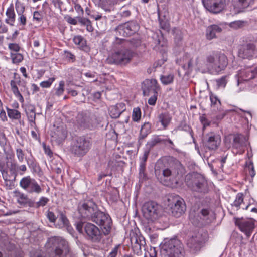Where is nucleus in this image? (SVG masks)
Here are the masks:
<instances>
[{
	"label": "nucleus",
	"instance_id": "obj_1",
	"mask_svg": "<svg viewBox=\"0 0 257 257\" xmlns=\"http://www.w3.org/2000/svg\"><path fill=\"white\" fill-rule=\"evenodd\" d=\"M161 257H184L183 244L176 238L165 239L161 248Z\"/></svg>",
	"mask_w": 257,
	"mask_h": 257
},
{
	"label": "nucleus",
	"instance_id": "obj_2",
	"mask_svg": "<svg viewBox=\"0 0 257 257\" xmlns=\"http://www.w3.org/2000/svg\"><path fill=\"white\" fill-rule=\"evenodd\" d=\"M184 171L183 166L180 163L176 164L173 168H166L162 161H158L155 166V175L161 180L163 178H175L179 175H182Z\"/></svg>",
	"mask_w": 257,
	"mask_h": 257
},
{
	"label": "nucleus",
	"instance_id": "obj_3",
	"mask_svg": "<svg viewBox=\"0 0 257 257\" xmlns=\"http://www.w3.org/2000/svg\"><path fill=\"white\" fill-rule=\"evenodd\" d=\"M186 180L188 186L193 191L204 194L208 192L207 181L202 175L193 172L186 176Z\"/></svg>",
	"mask_w": 257,
	"mask_h": 257
},
{
	"label": "nucleus",
	"instance_id": "obj_4",
	"mask_svg": "<svg viewBox=\"0 0 257 257\" xmlns=\"http://www.w3.org/2000/svg\"><path fill=\"white\" fill-rule=\"evenodd\" d=\"M134 55L132 50L123 47L112 53L107 60L111 64L125 65L131 61Z\"/></svg>",
	"mask_w": 257,
	"mask_h": 257
},
{
	"label": "nucleus",
	"instance_id": "obj_5",
	"mask_svg": "<svg viewBox=\"0 0 257 257\" xmlns=\"http://www.w3.org/2000/svg\"><path fill=\"white\" fill-rule=\"evenodd\" d=\"M78 231L85 233L86 237L94 242H99L102 238V234L99 229L91 223H78L76 225Z\"/></svg>",
	"mask_w": 257,
	"mask_h": 257
},
{
	"label": "nucleus",
	"instance_id": "obj_6",
	"mask_svg": "<svg viewBox=\"0 0 257 257\" xmlns=\"http://www.w3.org/2000/svg\"><path fill=\"white\" fill-rule=\"evenodd\" d=\"M206 62L216 72L224 70L228 64V59L226 55L218 51H213L207 55Z\"/></svg>",
	"mask_w": 257,
	"mask_h": 257
},
{
	"label": "nucleus",
	"instance_id": "obj_7",
	"mask_svg": "<svg viewBox=\"0 0 257 257\" xmlns=\"http://www.w3.org/2000/svg\"><path fill=\"white\" fill-rule=\"evenodd\" d=\"M143 216L148 221L154 222L161 215V207L154 201L145 202L142 208Z\"/></svg>",
	"mask_w": 257,
	"mask_h": 257
},
{
	"label": "nucleus",
	"instance_id": "obj_8",
	"mask_svg": "<svg viewBox=\"0 0 257 257\" xmlns=\"http://www.w3.org/2000/svg\"><path fill=\"white\" fill-rule=\"evenodd\" d=\"M167 206L172 215L179 217L186 210V206L182 198L177 195H171L167 199Z\"/></svg>",
	"mask_w": 257,
	"mask_h": 257
},
{
	"label": "nucleus",
	"instance_id": "obj_9",
	"mask_svg": "<svg viewBox=\"0 0 257 257\" xmlns=\"http://www.w3.org/2000/svg\"><path fill=\"white\" fill-rule=\"evenodd\" d=\"M90 220L102 226V230L105 235L108 234L110 232L112 221L108 214L98 210L97 208Z\"/></svg>",
	"mask_w": 257,
	"mask_h": 257
},
{
	"label": "nucleus",
	"instance_id": "obj_10",
	"mask_svg": "<svg viewBox=\"0 0 257 257\" xmlns=\"http://www.w3.org/2000/svg\"><path fill=\"white\" fill-rule=\"evenodd\" d=\"M91 143L89 138L83 136L77 138L72 146L71 151L75 155L81 157L85 155L90 150Z\"/></svg>",
	"mask_w": 257,
	"mask_h": 257
},
{
	"label": "nucleus",
	"instance_id": "obj_11",
	"mask_svg": "<svg viewBox=\"0 0 257 257\" xmlns=\"http://www.w3.org/2000/svg\"><path fill=\"white\" fill-rule=\"evenodd\" d=\"M49 243L55 247V253L56 257H64L69 252L68 242L60 237H52L49 240Z\"/></svg>",
	"mask_w": 257,
	"mask_h": 257
},
{
	"label": "nucleus",
	"instance_id": "obj_12",
	"mask_svg": "<svg viewBox=\"0 0 257 257\" xmlns=\"http://www.w3.org/2000/svg\"><path fill=\"white\" fill-rule=\"evenodd\" d=\"M20 186L28 193H41L43 189L35 179L30 176L24 177L20 181Z\"/></svg>",
	"mask_w": 257,
	"mask_h": 257
},
{
	"label": "nucleus",
	"instance_id": "obj_13",
	"mask_svg": "<svg viewBox=\"0 0 257 257\" xmlns=\"http://www.w3.org/2000/svg\"><path fill=\"white\" fill-rule=\"evenodd\" d=\"M140 28L138 23L136 21H130L119 25L116 29L117 36L126 37L131 36L137 32Z\"/></svg>",
	"mask_w": 257,
	"mask_h": 257
},
{
	"label": "nucleus",
	"instance_id": "obj_14",
	"mask_svg": "<svg viewBox=\"0 0 257 257\" xmlns=\"http://www.w3.org/2000/svg\"><path fill=\"white\" fill-rule=\"evenodd\" d=\"M236 225L247 237H250L255 227L254 220L251 218H234Z\"/></svg>",
	"mask_w": 257,
	"mask_h": 257
},
{
	"label": "nucleus",
	"instance_id": "obj_15",
	"mask_svg": "<svg viewBox=\"0 0 257 257\" xmlns=\"http://www.w3.org/2000/svg\"><path fill=\"white\" fill-rule=\"evenodd\" d=\"M97 206L91 200H87L78 206V211L82 218H86L89 220L92 217L95 211H97Z\"/></svg>",
	"mask_w": 257,
	"mask_h": 257
},
{
	"label": "nucleus",
	"instance_id": "obj_16",
	"mask_svg": "<svg viewBox=\"0 0 257 257\" xmlns=\"http://www.w3.org/2000/svg\"><path fill=\"white\" fill-rule=\"evenodd\" d=\"M204 7L209 12L217 14L226 9V0H202Z\"/></svg>",
	"mask_w": 257,
	"mask_h": 257
},
{
	"label": "nucleus",
	"instance_id": "obj_17",
	"mask_svg": "<svg viewBox=\"0 0 257 257\" xmlns=\"http://www.w3.org/2000/svg\"><path fill=\"white\" fill-rule=\"evenodd\" d=\"M17 85L25 87L26 82L21 80L20 75L18 73H14L13 79L11 80L10 82L11 90L15 96L18 98V100L23 103L24 101V99L23 96L20 93Z\"/></svg>",
	"mask_w": 257,
	"mask_h": 257
},
{
	"label": "nucleus",
	"instance_id": "obj_18",
	"mask_svg": "<svg viewBox=\"0 0 257 257\" xmlns=\"http://www.w3.org/2000/svg\"><path fill=\"white\" fill-rule=\"evenodd\" d=\"M257 41L249 42L241 45L238 49V55L242 59L252 58L256 49Z\"/></svg>",
	"mask_w": 257,
	"mask_h": 257
},
{
	"label": "nucleus",
	"instance_id": "obj_19",
	"mask_svg": "<svg viewBox=\"0 0 257 257\" xmlns=\"http://www.w3.org/2000/svg\"><path fill=\"white\" fill-rule=\"evenodd\" d=\"M221 138L219 135L210 132L207 134L203 139V143L209 150H216L219 146Z\"/></svg>",
	"mask_w": 257,
	"mask_h": 257
},
{
	"label": "nucleus",
	"instance_id": "obj_20",
	"mask_svg": "<svg viewBox=\"0 0 257 257\" xmlns=\"http://www.w3.org/2000/svg\"><path fill=\"white\" fill-rule=\"evenodd\" d=\"M143 91L144 95L158 93L160 86L155 79H146L143 82Z\"/></svg>",
	"mask_w": 257,
	"mask_h": 257
},
{
	"label": "nucleus",
	"instance_id": "obj_21",
	"mask_svg": "<svg viewBox=\"0 0 257 257\" xmlns=\"http://www.w3.org/2000/svg\"><path fill=\"white\" fill-rule=\"evenodd\" d=\"M130 240L134 252L138 255H140L142 253L141 247L145 244L144 238L133 233L131 234Z\"/></svg>",
	"mask_w": 257,
	"mask_h": 257
},
{
	"label": "nucleus",
	"instance_id": "obj_22",
	"mask_svg": "<svg viewBox=\"0 0 257 257\" xmlns=\"http://www.w3.org/2000/svg\"><path fill=\"white\" fill-rule=\"evenodd\" d=\"M76 123L79 127L89 128L92 126V119L89 113H79L76 117Z\"/></svg>",
	"mask_w": 257,
	"mask_h": 257
},
{
	"label": "nucleus",
	"instance_id": "obj_23",
	"mask_svg": "<svg viewBox=\"0 0 257 257\" xmlns=\"http://www.w3.org/2000/svg\"><path fill=\"white\" fill-rule=\"evenodd\" d=\"M236 77L237 78V84L239 85L243 81L253 79L254 77V73L250 68H246L239 70Z\"/></svg>",
	"mask_w": 257,
	"mask_h": 257
},
{
	"label": "nucleus",
	"instance_id": "obj_24",
	"mask_svg": "<svg viewBox=\"0 0 257 257\" xmlns=\"http://www.w3.org/2000/svg\"><path fill=\"white\" fill-rule=\"evenodd\" d=\"M187 246L193 253L200 250L202 246V241L199 235L192 236L187 241Z\"/></svg>",
	"mask_w": 257,
	"mask_h": 257
},
{
	"label": "nucleus",
	"instance_id": "obj_25",
	"mask_svg": "<svg viewBox=\"0 0 257 257\" xmlns=\"http://www.w3.org/2000/svg\"><path fill=\"white\" fill-rule=\"evenodd\" d=\"M67 131L62 127H58L52 134V140L60 144L67 137Z\"/></svg>",
	"mask_w": 257,
	"mask_h": 257
},
{
	"label": "nucleus",
	"instance_id": "obj_26",
	"mask_svg": "<svg viewBox=\"0 0 257 257\" xmlns=\"http://www.w3.org/2000/svg\"><path fill=\"white\" fill-rule=\"evenodd\" d=\"M222 28L217 25H211L206 29V36L208 40H211L216 38V34L220 33Z\"/></svg>",
	"mask_w": 257,
	"mask_h": 257
},
{
	"label": "nucleus",
	"instance_id": "obj_27",
	"mask_svg": "<svg viewBox=\"0 0 257 257\" xmlns=\"http://www.w3.org/2000/svg\"><path fill=\"white\" fill-rule=\"evenodd\" d=\"M124 109V104L123 103H119L111 106L109 108L110 115L112 118H118Z\"/></svg>",
	"mask_w": 257,
	"mask_h": 257
},
{
	"label": "nucleus",
	"instance_id": "obj_28",
	"mask_svg": "<svg viewBox=\"0 0 257 257\" xmlns=\"http://www.w3.org/2000/svg\"><path fill=\"white\" fill-rule=\"evenodd\" d=\"M6 15L7 17V18L5 20L6 23L11 26H13L15 21L16 15L14 12V5L12 3L8 8Z\"/></svg>",
	"mask_w": 257,
	"mask_h": 257
},
{
	"label": "nucleus",
	"instance_id": "obj_29",
	"mask_svg": "<svg viewBox=\"0 0 257 257\" xmlns=\"http://www.w3.org/2000/svg\"><path fill=\"white\" fill-rule=\"evenodd\" d=\"M158 119L163 126V128L166 129L170 123L172 117L168 112H164L158 115Z\"/></svg>",
	"mask_w": 257,
	"mask_h": 257
},
{
	"label": "nucleus",
	"instance_id": "obj_30",
	"mask_svg": "<svg viewBox=\"0 0 257 257\" xmlns=\"http://www.w3.org/2000/svg\"><path fill=\"white\" fill-rule=\"evenodd\" d=\"M246 145V139L242 135H238L233 139V146L236 149H241Z\"/></svg>",
	"mask_w": 257,
	"mask_h": 257
},
{
	"label": "nucleus",
	"instance_id": "obj_31",
	"mask_svg": "<svg viewBox=\"0 0 257 257\" xmlns=\"http://www.w3.org/2000/svg\"><path fill=\"white\" fill-rule=\"evenodd\" d=\"M29 121L35 123L36 119L35 107L34 105H28L25 109Z\"/></svg>",
	"mask_w": 257,
	"mask_h": 257
},
{
	"label": "nucleus",
	"instance_id": "obj_32",
	"mask_svg": "<svg viewBox=\"0 0 257 257\" xmlns=\"http://www.w3.org/2000/svg\"><path fill=\"white\" fill-rule=\"evenodd\" d=\"M243 202V195L242 193H238L233 203L231 204L232 210L237 211L240 208V205Z\"/></svg>",
	"mask_w": 257,
	"mask_h": 257
},
{
	"label": "nucleus",
	"instance_id": "obj_33",
	"mask_svg": "<svg viewBox=\"0 0 257 257\" xmlns=\"http://www.w3.org/2000/svg\"><path fill=\"white\" fill-rule=\"evenodd\" d=\"M16 196L18 203L21 205H27L30 202V199L28 198V196L24 193L18 192L16 193Z\"/></svg>",
	"mask_w": 257,
	"mask_h": 257
},
{
	"label": "nucleus",
	"instance_id": "obj_34",
	"mask_svg": "<svg viewBox=\"0 0 257 257\" xmlns=\"http://www.w3.org/2000/svg\"><path fill=\"white\" fill-rule=\"evenodd\" d=\"M151 124L149 122H145L140 130V134L139 136V141L143 140L150 133Z\"/></svg>",
	"mask_w": 257,
	"mask_h": 257
},
{
	"label": "nucleus",
	"instance_id": "obj_35",
	"mask_svg": "<svg viewBox=\"0 0 257 257\" xmlns=\"http://www.w3.org/2000/svg\"><path fill=\"white\" fill-rule=\"evenodd\" d=\"M158 17L160 28L168 32L170 28L168 20L165 16H163V17L160 16L159 12H158Z\"/></svg>",
	"mask_w": 257,
	"mask_h": 257
},
{
	"label": "nucleus",
	"instance_id": "obj_36",
	"mask_svg": "<svg viewBox=\"0 0 257 257\" xmlns=\"http://www.w3.org/2000/svg\"><path fill=\"white\" fill-rule=\"evenodd\" d=\"M174 78V76L172 74L161 75L160 77V80L163 84L168 85L173 82Z\"/></svg>",
	"mask_w": 257,
	"mask_h": 257
},
{
	"label": "nucleus",
	"instance_id": "obj_37",
	"mask_svg": "<svg viewBox=\"0 0 257 257\" xmlns=\"http://www.w3.org/2000/svg\"><path fill=\"white\" fill-rule=\"evenodd\" d=\"M60 216L59 218V222L58 225L59 228H62L68 226L69 224V221L65 215L62 212L60 213Z\"/></svg>",
	"mask_w": 257,
	"mask_h": 257
},
{
	"label": "nucleus",
	"instance_id": "obj_38",
	"mask_svg": "<svg viewBox=\"0 0 257 257\" xmlns=\"http://www.w3.org/2000/svg\"><path fill=\"white\" fill-rule=\"evenodd\" d=\"M175 42L177 45H179L182 40V33L181 31L177 28H174L173 30Z\"/></svg>",
	"mask_w": 257,
	"mask_h": 257
},
{
	"label": "nucleus",
	"instance_id": "obj_39",
	"mask_svg": "<svg viewBox=\"0 0 257 257\" xmlns=\"http://www.w3.org/2000/svg\"><path fill=\"white\" fill-rule=\"evenodd\" d=\"M7 112L10 118L19 119L21 118V113L16 109H7Z\"/></svg>",
	"mask_w": 257,
	"mask_h": 257
},
{
	"label": "nucleus",
	"instance_id": "obj_40",
	"mask_svg": "<svg viewBox=\"0 0 257 257\" xmlns=\"http://www.w3.org/2000/svg\"><path fill=\"white\" fill-rule=\"evenodd\" d=\"M201 213L203 217V219L207 223H210L212 219L213 218V216L210 214L209 210L207 209H203L201 211Z\"/></svg>",
	"mask_w": 257,
	"mask_h": 257
},
{
	"label": "nucleus",
	"instance_id": "obj_41",
	"mask_svg": "<svg viewBox=\"0 0 257 257\" xmlns=\"http://www.w3.org/2000/svg\"><path fill=\"white\" fill-rule=\"evenodd\" d=\"M74 43L80 47H83L86 45V41L81 36H76L73 38Z\"/></svg>",
	"mask_w": 257,
	"mask_h": 257
},
{
	"label": "nucleus",
	"instance_id": "obj_42",
	"mask_svg": "<svg viewBox=\"0 0 257 257\" xmlns=\"http://www.w3.org/2000/svg\"><path fill=\"white\" fill-rule=\"evenodd\" d=\"M141 111L139 107H135L133 109L132 118L134 121L138 122L141 118Z\"/></svg>",
	"mask_w": 257,
	"mask_h": 257
},
{
	"label": "nucleus",
	"instance_id": "obj_43",
	"mask_svg": "<svg viewBox=\"0 0 257 257\" xmlns=\"http://www.w3.org/2000/svg\"><path fill=\"white\" fill-rule=\"evenodd\" d=\"M11 57L13 63H19L23 59V56L19 53L11 52Z\"/></svg>",
	"mask_w": 257,
	"mask_h": 257
},
{
	"label": "nucleus",
	"instance_id": "obj_44",
	"mask_svg": "<svg viewBox=\"0 0 257 257\" xmlns=\"http://www.w3.org/2000/svg\"><path fill=\"white\" fill-rule=\"evenodd\" d=\"M65 83L63 81H61L59 82V86L55 90L54 96L59 97L62 95L64 91Z\"/></svg>",
	"mask_w": 257,
	"mask_h": 257
},
{
	"label": "nucleus",
	"instance_id": "obj_45",
	"mask_svg": "<svg viewBox=\"0 0 257 257\" xmlns=\"http://www.w3.org/2000/svg\"><path fill=\"white\" fill-rule=\"evenodd\" d=\"M255 0H237L238 6L242 8H246L252 6Z\"/></svg>",
	"mask_w": 257,
	"mask_h": 257
},
{
	"label": "nucleus",
	"instance_id": "obj_46",
	"mask_svg": "<svg viewBox=\"0 0 257 257\" xmlns=\"http://www.w3.org/2000/svg\"><path fill=\"white\" fill-rule=\"evenodd\" d=\"M15 9L18 15L23 14L25 11V6L19 0H17L15 3Z\"/></svg>",
	"mask_w": 257,
	"mask_h": 257
},
{
	"label": "nucleus",
	"instance_id": "obj_47",
	"mask_svg": "<svg viewBox=\"0 0 257 257\" xmlns=\"http://www.w3.org/2000/svg\"><path fill=\"white\" fill-rule=\"evenodd\" d=\"M49 201V199L42 196L40 197L39 200L36 203V207L39 208L40 207L45 206Z\"/></svg>",
	"mask_w": 257,
	"mask_h": 257
},
{
	"label": "nucleus",
	"instance_id": "obj_48",
	"mask_svg": "<svg viewBox=\"0 0 257 257\" xmlns=\"http://www.w3.org/2000/svg\"><path fill=\"white\" fill-rule=\"evenodd\" d=\"M16 154L19 162H23L25 159V153L23 150L20 148H17L16 150Z\"/></svg>",
	"mask_w": 257,
	"mask_h": 257
},
{
	"label": "nucleus",
	"instance_id": "obj_49",
	"mask_svg": "<svg viewBox=\"0 0 257 257\" xmlns=\"http://www.w3.org/2000/svg\"><path fill=\"white\" fill-rule=\"evenodd\" d=\"M162 141V140L159 136H155L148 142L147 144L150 147H153Z\"/></svg>",
	"mask_w": 257,
	"mask_h": 257
},
{
	"label": "nucleus",
	"instance_id": "obj_50",
	"mask_svg": "<svg viewBox=\"0 0 257 257\" xmlns=\"http://www.w3.org/2000/svg\"><path fill=\"white\" fill-rule=\"evenodd\" d=\"M55 80V78L54 77H52L46 81L41 82L40 85L42 88H49L51 86Z\"/></svg>",
	"mask_w": 257,
	"mask_h": 257
},
{
	"label": "nucleus",
	"instance_id": "obj_51",
	"mask_svg": "<svg viewBox=\"0 0 257 257\" xmlns=\"http://www.w3.org/2000/svg\"><path fill=\"white\" fill-rule=\"evenodd\" d=\"M146 168V164L140 163L139 167V177L141 179L146 178V174L145 173Z\"/></svg>",
	"mask_w": 257,
	"mask_h": 257
},
{
	"label": "nucleus",
	"instance_id": "obj_52",
	"mask_svg": "<svg viewBox=\"0 0 257 257\" xmlns=\"http://www.w3.org/2000/svg\"><path fill=\"white\" fill-rule=\"evenodd\" d=\"M217 85L219 87L224 88L227 83V80L226 76H223L221 78L216 80Z\"/></svg>",
	"mask_w": 257,
	"mask_h": 257
},
{
	"label": "nucleus",
	"instance_id": "obj_53",
	"mask_svg": "<svg viewBox=\"0 0 257 257\" xmlns=\"http://www.w3.org/2000/svg\"><path fill=\"white\" fill-rule=\"evenodd\" d=\"M8 47L13 53H18L20 49L19 45L16 43H10Z\"/></svg>",
	"mask_w": 257,
	"mask_h": 257
},
{
	"label": "nucleus",
	"instance_id": "obj_54",
	"mask_svg": "<svg viewBox=\"0 0 257 257\" xmlns=\"http://www.w3.org/2000/svg\"><path fill=\"white\" fill-rule=\"evenodd\" d=\"M19 165L16 163H11L9 169L10 172L15 174L18 173Z\"/></svg>",
	"mask_w": 257,
	"mask_h": 257
},
{
	"label": "nucleus",
	"instance_id": "obj_55",
	"mask_svg": "<svg viewBox=\"0 0 257 257\" xmlns=\"http://www.w3.org/2000/svg\"><path fill=\"white\" fill-rule=\"evenodd\" d=\"M46 216L49 221L51 222H55L57 219V217L54 214V213L50 210L47 211Z\"/></svg>",
	"mask_w": 257,
	"mask_h": 257
},
{
	"label": "nucleus",
	"instance_id": "obj_56",
	"mask_svg": "<svg viewBox=\"0 0 257 257\" xmlns=\"http://www.w3.org/2000/svg\"><path fill=\"white\" fill-rule=\"evenodd\" d=\"M210 99L212 106L217 105V103L220 104V101L219 100L218 98L213 94H211L210 95Z\"/></svg>",
	"mask_w": 257,
	"mask_h": 257
},
{
	"label": "nucleus",
	"instance_id": "obj_57",
	"mask_svg": "<svg viewBox=\"0 0 257 257\" xmlns=\"http://www.w3.org/2000/svg\"><path fill=\"white\" fill-rule=\"evenodd\" d=\"M179 130L185 131L186 132H191L190 126L187 125L185 122H182L178 127Z\"/></svg>",
	"mask_w": 257,
	"mask_h": 257
},
{
	"label": "nucleus",
	"instance_id": "obj_58",
	"mask_svg": "<svg viewBox=\"0 0 257 257\" xmlns=\"http://www.w3.org/2000/svg\"><path fill=\"white\" fill-rule=\"evenodd\" d=\"M78 19V22L82 25L86 26L87 24H89L90 21L86 18L78 16L76 17Z\"/></svg>",
	"mask_w": 257,
	"mask_h": 257
},
{
	"label": "nucleus",
	"instance_id": "obj_59",
	"mask_svg": "<svg viewBox=\"0 0 257 257\" xmlns=\"http://www.w3.org/2000/svg\"><path fill=\"white\" fill-rule=\"evenodd\" d=\"M153 96H152L148 100V103L151 105H155L156 104L158 93L152 94Z\"/></svg>",
	"mask_w": 257,
	"mask_h": 257
},
{
	"label": "nucleus",
	"instance_id": "obj_60",
	"mask_svg": "<svg viewBox=\"0 0 257 257\" xmlns=\"http://www.w3.org/2000/svg\"><path fill=\"white\" fill-rule=\"evenodd\" d=\"M19 16L18 18V20L20 23V24L22 26H25L26 24L27 20L26 16L22 14L21 15H18Z\"/></svg>",
	"mask_w": 257,
	"mask_h": 257
},
{
	"label": "nucleus",
	"instance_id": "obj_61",
	"mask_svg": "<svg viewBox=\"0 0 257 257\" xmlns=\"http://www.w3.org/2000/svg\"><path fill=\"white\" fill-rule=\"evenodd\" d=\"M7 144V138L3 133H0V145L1 146H4Z\"/></svg>",
	"mask_w": 257,
	"mask_h": 257
},
{
	"label": "nucleus",
	"instance_id": "obj_62",
	"mask_svg": "<svg viewBox=\"0 0 257 257\" xmlns=\"http://www.w3.org/2000/svg\"><path fill=\"white\" fill-rule=\"evenodd\" d=\"M67 22L72 25H76L77 24V21L75 18H72L69 16L65 17Z\"/></svg>",
	"mask_w": 257,
	"mask_h": 257
},
{
	"label": "nucleus",
	"instance_id": "obj_63",
	"mask_svg": "<svg viewBox=\"0 0 257 257\" xmlns=\"http://www.w3.org/2000/svg\"><path fill=\"white\" fill-rule=\"evenodd\" d=\"M33 19L38 22H40L42 19V16L38 11H35L33 14Z\"/></svg>",
	"mask_w": 257,
	"mask_h": 257
},
{
	"label": "nucleus",
	"instance_id": "obj_64",
	"mask_svg": "<svg viewBox=\"0 0 257 257\" xmlns=\"http://www.w3.org/2000/svg\"><path fill=\"white\" fill-rule=\"evenodd\" d=\"M118 246L114 247L107 257H115L117 254Z\"/></svg>",
	"mask_w": 257,
	"mask_h": 257
}]
</instances>
